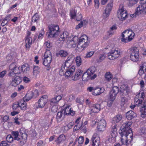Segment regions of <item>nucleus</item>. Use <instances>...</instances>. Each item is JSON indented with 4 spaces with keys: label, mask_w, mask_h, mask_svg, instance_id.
<instances>
[{
    "label": "nucleus",
    "mask_w": 146,
    "mask_h": 146,
    "mask_svg": "<svg viewBox=\"0 0 146 146\" xmlns=\"http://www.w3.org/2000/svg\"><path fill=\"white\" fill-rule=\"evenodd\" d=\"M40 68L37 66H34L33 68V73L38 74L39 72Z\"/></svg>",
    "instance_id": "49"
},
{
    "label": "nucleus",
    "mask_w": 146,
    "mask_h": 146,
    "mask_svg": "<svg viewBox=\"0 0 146 146\" xmlns=\"http://www.w3.org/2000/svg\"><path fill=\"white\" fill-rule=\"evenodd\" d=\"M78 40V38L77 36H75L73 38V40L70 42L73 48L76 47V44L75 42H77Z\"/></svg>",
    "instance_id": "38"
},
{
    "label": "nucleus",
    "mask_w": 146,
    "mask_h": 146,
    "mask_svg": "<svg viewBox=\"0 0 146 146\" xmlns=\"http://www.w3.org/2000/svg\"><path fill=\"white\" fill-rule=\"evenodd\" d=\"M56 56H60L61 57H65L67 56L68 53L67 51L63 50H61L58 51L56 54Z\"/></svg>",
    "instance_id": "28"
},
{
    "label": "nucleus",
    "mask_w": 146,
    "mask_h": 146,
    "mask_svg": "<svg viewBox=\"0 0 146 146\" xmlns=\"http://www.w3.org/2000/svg\"><path fill=\"white\" fill-rule=\"evenodd\" d=\"M121 53V50L120 49L116 48L111 50L110 52L108 54V58L111 60H114L118 58Z\"/></svg>",
    "instance_id": "6"
},
{
    "label": "nucleus",
    "mask_w": 146,
    "mask_h": 146,
    "mask_svg": "<svg viewBox=\"0 0 146 146\" xmlns=\"http://www.w3.org/2000/svg\"><path fill=\"white\" fill-rule=\"evenodd\" d=\"M48 29L47 35L48 37H56L59 34V28L58 25L53 24L50 25L48 26Z\"/></svg>",
    "instance_id": "1"
},
{
    "label": "nucleus",
    "mask_w": 146,
    "mask_h": 146,
    "mask_svg": "<svg viewBox=\"0 0 146 146\" xmlns=\"http://www.w3.org/2000/svg\"><path fill=\"white\" fill-rule=\"evenodd\" d=\"M44 44L48 48H50L52 46V44L50 42H46Z\"/></svg>",
    "instance_id": "63"
},
{
    "label": "nucleus",
    "mask_w": 146,
    "mask_h": 146,
    "mask_svg": "<svg viewBox=\"0 0 146 146\" xmlns=\"http://www.w3.org/2000/svg\"><path fill=\"white\" fill-rule=\"evenodd\" d=\"M101 106V104L96 103L92 104L90 109V111L93 113L98 112L103 108V107Z\"/></svg>",
    "instance_id": "14"
},
{
    "label": "nucleus",
    "mask_w": 146,
    "mask_h": 146,
    "mask_svg": "<svg viewBox=\"0 0 146 146\" xmlns=\"http://www.w3.org/2000/svg\"><path fill=\"white\" fill-rule=\"evenodd\" d=\"M52 60V58H50V57L48 58L44 57V59H43V63L45 66H48L50 64Z\"/></svg>",
    "instance_id": "31"
},
{
    "label": "nucleus",
    "mask_w": 146,
    "mask_h": 146,
    "mask_svg": "<svg viewBox=\"0 0 146 146\" xmlns=\"http://www.w3.org/2000/svg\"><path fill=\"white\" fill-rule=\"evenodd\" d=\"M32 41V38L29 36H27L26 37L25 41V46L26 48H29L30 47V46L31 45Z\"/></svg>",
    "instance_id": "25"
},
{
    "label": "nucleus",
    "mask_w": 146,
    "mask_h": 146,
    "mask_svg": "<svg viewBox=\"0 0 146 146\" xmlns=\"http://www.w3.org/2000/svg\"><path fill=\"white\" fill-rule=\"evenodd\" d=\"M0 146H9L6 141H3L0 143Z\"/></svg>",
    "instance_id": "61"
},
{
    "label": "nucleus",
    "mask_w": 146,
    "mask_h": 146,
    "mask_svg": "<svg viewBox=\"0 0 146 146\" xmlns=\"http://www.w3.org/2000/svg\"><path fill=\"white\" fill-rule=\"evenodd\" d=\"M74 59V57L73 55H71L69 56L67 59L66 61H65V66L67 67H68V66H67V64L68 63H71Z\"/></svg>",
    "instance_id": "35"
},
{
    "label": "nucleus",
    "mask_w": 146,
    "mask_h": 146,
    "mask_svg": "<svg viewBox=\"0 0 146 146\" xmlns=\"http://www.w3.org/2000/svg\"><path fill=\"white\" fill-rule=\"evenodd\" d=\"M129 1V5L131 6L136 4L138 1V0H128Z\"/></svg>",
    "instance_id": "47"
},
{
    "label": "nucleus",
    "mask_w": 146,
    "mask_h": 146,
    "mask_svg": "<svg viewBox=\"0 0 146 146\" xmlns=\"http://www.w3.org/2000/svg\"><path fill=\"white\" fill-rule=\"evenodd\" d=\"M106 121L104 119H101L98 123L97 128L98 130L100 131H103L106 127Z\"/></svg>",
    "instance_id": "16"
},
{
    "label": "nucleus",
    "mask_w": 146,
    "mask_h": 146,
    "mask_svg": "<svg viewBox=\"0 0 146 146\" xmlns=\"http://www.w3.org/2000/svg\"><path fill=\"white\" fill-rule=\"evenodd\" d=\"M13 136L14 137V140H17V138L18 137V131H13L11 132Z\"/></svg>",
    "instance_id": "46"
},
{
    "label": "nucleus",
    "mask_w": 146,
    "mask_h": 146,
    "mask_svg": "<svg viewBox=\"0 0 146 146\" xmlns=\"http://www.w3.org/2000/svg\"><path fill=\"white\" fill-rule=\"evenodd\" d=\"M29 70V67L28 64H25L22 66L21 70L24 73H27Z\"/></svg>",
    "instance_id": "32"
},
{
    "label": "nucleus",
    "mask_w": 146,
    "mask_h": 146,
    "mask_svg": "<svg viewBox=\"0 0 146 146\" xmlns=\"http://www.w3.org/2000/svg\"><path fill=\"white\" fill-rule=\"evenodd\" d=\"M76 63L77 66H80L82 63V60L80 56H77L76 59Z\"/></svg>",
    "instance_id": "41"
},
{
    "label": "nucleus",
    "mask_w": 146,
    "mask_h": 146,
    "mask_svg": "<svg viewBox=\"0 0 146 146\" xmlns=\"http://www.w3.org/2000/svg\"><path fill=\"white\" fill-rule=\"evenodd\" d=\"M63 112L62 111L58 112L57 114L56 119L57 121H60L63 119Z\"/></svg>",
    "instance_id": "34"
},
{
    "label": "nucleus",
    "mask_w": 146,
    "mask_h": 146,
    "mask_svg": "<svg viewBox=\"0 0 146 146\" xmlns=\"http://www.w3.org/2000/svg\"><path fill=\"white\" fill-rule=\"evenodd\" d=\"M62 111L64 112V115H70L72 116H73L75 113V111L71 110L70 107L69 106L66 107Z\"/></svg>",
    "instance_id": "19"
},
{
    "label": "nucleus",
    "mask_w": 146,
    "mask_h": 146,
    "mask_svg": "<svg viewBox=\"0 0 146 146\" xmlns=\"http://www.w3.org/2000/svg\"><path fill=\"white\" fill-rule=\"evenodd\" d=\"M32 92L33 93V98H36L39 95L38 91L37 90H35Z\"/></svg>",
    "instance_id": "52"
},
{
    "label": "nucleus",
    "mask_w": 146,
    "mask_h": 146,
    "mask_svg": "<svg viewBox=\"0 0 146 146\" xmlns=\"http://www.w3.org/2000/svg\"><path fill=\"white\" fill-rule=\"evenodd\" d=\"M24 97H25V100L26 102L29 101L32 98H33V93L32 91H28Z\"/></svg>",
    "instance_id": "29"
},
{
    "label": "nucleus",
    "mask_w": 146,
    "mask_h": 146,
    "mask_svg": "<svg viewBox=\"0 0 146 146\" xmlns=\"http://www.w3.org/2000/svg\"><path fill=\"white\" fill-rule=\"evenodd\" d=\"M94 92L92 93L95 96H97L103 92L104 91V88L97 87L94 88Z\"/></svg>",
    "instance_id": "24"
},
{
    "label": "nucleus",
    "mask_w": 146,
    "mask_h": 146,
    "mask_svg": "<svg viewBox=\"0 0 146 146\" xmlns=\"http://www.w3.org/2000/svg\"><path fill=\"white\" fill-rule=\"evenodd\" d=\"M9 72L8 75L10 76L15 77L18 73V67L16 66L15 63H13L9 66Z\"/></svg>",
    "instance_id": "8"
},
{
    "label": "nucleus",
    "mask_w": 146,
    "mask_h": 146,
    "mask_svg": "<svg viewBox=\"0 0 146 146\" xmlns=\"http://www.w3.org/2000/svg\"><path fill=\"white\" fill-rule=\"evenodd\" d=\"M48 97L47 95L42 96L38 102V105L39 108H43L47 101Z\"/></svg>",
    "instance_id": "13"
},
{
    "label": "nucleus",
    "mask_w": 146,
    "mask_h": 146,
    "mask_svg": "<svg viewBox=\"0 0 146 146\" xmlns=\"http://www.w3.org/2000/svg\"><path fill=\"white\" fill-rule=\"evenodd\" d=\"M83 21H81L80 23L77 25L76 27V29H78L82 27L83 25Z\"/></svg>",
    "instance_id": "60"
},
{
    "label": "nucleus",
    "mask_w": 146,
    "mask_h": 146,
    "mask_svg": "<svg viewBox=\"0 0 146 146\" xmlns=\"http://www.w3.org/2000/svg\"><path fill=\"white\" fill-rule=\"evenodd\" d=\"M130 50V58L134 62L138 61L139 59V51L138 48L134 47L131 48Z\"/></svg>",
    "instance_id": "5"
},
{
    "label": "nucleus",
    "mask_w": 146,
    "mask_h": 146,
    "mask_svg": "<svg viewBox=\"0 0 146 146\" xmlns=\"http://www.w3.org/2000/svg\"><path fill=\"white\" fill-rule=\"evenodd\" d=\"M11 16L10 15H9L8 16H7L5 19H4L2 23L1 24V25L2 26H4L7 23V20H9V19Z\"/></svg>",
    "instance_id": "43"
},
{
    "label": "nucleus",
    "mask_w": 146,
    "mask_h": 146,
    "mask_svg": "<svg viewBox=\"0 0 146 146\" xmlns=\"http://www.w3.org/2000/svg\"><path fill=\"white\" fill-rule=\"evenodd\" d=\"M44 57L45 58H49V57L50 58H52V56L51 52L50 50L48 49H46V50L44 54Z\"/></svg>",
    "instance_id": "37"
},
{
    "label": "nucleus",
    "mask_w": 146,
    "mask_h": 146,
    "mask_svg": "<svg viewBox=\"0 0 146 146\" xmlns=\"http://www.w3.org/2000/svg\"><path fill=\"white\" fill-rule=\"evenodd\" d=\"M95 68L94 67H91L90 68L86 71L89 74V75H91V76H93L92 75L95 71Z\"/></svg>",
    "instance_id": "39"
},
{
    "label": "nucleus",
    "mask_w": 146,
    "mask_h": 146,
    "mask_svg": "<svg viewBox=\"0 0 146 146\" xmlns=\"http://www.w3.org/2000/svg\"><path fill=\"white\" fill-rule=\"evenodd\" d=\"M68 67H67L65 66V63L64 64V65H62L61 67V69L60 71L61 72H62L63 74H64V71H65V70L66 69H67Z\"/></svg>",
    "instance_id": "58"
},
{
    "label": "nucleus",
    "mask_w": 146,
    "mask_h": 146,
    "mask_svg": "<svg viewBox=\"0 0 146 146\" xmlns=\"http://www.w3.org/2000/svg\"><path fill=\"white\" fill-rule=\"evenodd\" d=\"M75 69V66H72L71 68H67L64 71V74L65 75L66 77H67L70 76L73 74Z\"/></svg>",
    "instance_id": "18"
},
{
    "label": "nucleus",
    "mask_w": 146,
    "mask_h": 146,
    "mask_svg": "<svg viewBox=\"0 0 146 146\" xmlns=\"http://www.w3.org/2000/svg\"><path fill=\"white\" fill-rule=\"evenodd\" d=\"M117 29L116 25H113L110 27V30L108 31L109 35H113L114 32L113 30H116Z\"/></svg>",
    "instance_id": "36"
},
{
    "label": "nucleus",
    "mask_w": 146,
    "mask_h": 146,
    "mask_svg": "<svg viewBox=\"0 0 146 146\" xmlns=\"http://www.w3.org/2000/svg\"><path fill=\"white\" fill-rule=\"evenodd\" d=\"M70 14L71 18L74 19L75 16L76 15V11H75V10L71 11H70Z\"/></svg>",
    "instance_id": "51"
},
{
    "label": "nucleus",
    "mask_w": 146,
    "mask_h": 146,
    "mask_svg": "<svg viewBox=\"0 0 146 146\" xmlns=\"http://www.w3.org/2000/svg\"><path fill=\"white\" fill-rule=\"evenodd\" d=\"M94 54V52L93 51H90L88 52L86 54V56L84 58H90Z\"/></svg>",
    "instance_id": "48"
},
{
    "label": "nucleus",
    "mask_w": 146,
    "mask_h": 146,
    "mask_svg": "<svg viewBox=\"0 0 146 146\" xmlns=\"http://www.w3.org/2000/svg\"><path fill=\"white\" fill-rule=\"evenodd\" d=\"M39 16L38 14L36 13L32 17L31 22H33L34 21L35 22H37V21L39 20Z\"/></svg>",
    "instance_id": "40"
},
{
    "label": "nucleus",
    "mask_w": 146,
    "mask_h": 146,
    "mask_svg": "<svg viewBox=\"0 0 146 146\" xmlns=\"http://www.w3.org/2000/svg\"><path fill=\"white\" fill-rule=\"evenodd\" d=\"M144 97L145 94L143 92H142L141 94L139 93L137 95L135 98V102L137 103L136 104L139 106L142 104Z\"/></svg>",
    "instance_id": "15"
},
{
    "label": "nucleus",
    "mask_w": 146,
    "mask_h": 146,
    "mask_svg": "<svg viewBox=\"0 0 146 146\" xmlns=\"http://www.w3.org/2000/svg\"><path fill=\"white\" fill-rule=\"evenodd\" d=\"M142 13H145L144 7L142 5H139L136 9L135 14L138 15L141 14Z\"/></svg>",
    "instance_id": "26"
},
{
    "label": "nucleus",
    "mask_w": 146,
    "mask_h": 146,
    "mask_svg": "<svg viewBox=\"0 0 146 146\" xmlns=\"http://www.w3.org/2000/svg\"><path fill=\"white\" fill-rule=\"evenodd\" d=\"M106 79L108 80L109 81L111 79L112 77V76L111 75L110 72H107L105 74Z\"/></svg>",
    "instance_id": "44"
},
{
    "label": "nucleus",
    "mask_w": 146,
    "mask_h": 146,
    "mask_svg": "<svg viewBox=\"0 0 146 146\" xmlns=\"http://www.w3.org/2000/svg\"><path fill=\"white\" fill-rule=\"evenodd\" d=\"M96 74H94L93 76H91V75H89V74L86 71L83 74L82 77V79L83 81H86L90 79L93 80L96 78Z\"/></svg>",
    "instance_id": "17"
},
{
    "label": "nucleus",
    "mask_w": 146,
    "mask_h": 146,
    "mask_svg": "<svg viewBox=\"0 0 146 146\" xmlns=\"http://www.w3.org/2000/svg\"><path fill=\"white\" fill-rule=\"evenodd\" d=\"M18 107V102L14 103L13 106V109L14 110H15Z\"/></svg>",
    "instance_id": "57"
},
{
    "label": "nucleus",
    "mask_w": 146,
    "mask_h": 146,
    "mask_svg": "<svg viewBox=\"0 0 146 146\" xmlns=\"http://www.w3.org/2000/svg\"><path fill=\"white\" fill-rule=\"evenodd\" d=\"M118 18L120 20H125L127 17V12L124 9L123 6L120 5L117 12Z\"/></svg>",
    "instance_id": "7"
},
{
    "label": "nucleus",
    "mask_w": 146,
    "mask_h": 146,
    "mask_svg": "<svg viewBox=\"0 0 146 146\" xmlns=\"http://www.w3.org/2000/svg\"><path fill=\"white\" fill-rule=\"evenodd\" d=\"M84 137H80L78 140V143L79 144H83L84 142Z\"/></svg>",
    "instance_id": "56"
},
{
    "label": "nucleus",
    "mask_w": 146,
    "mask_h": 146,
    "mask_svg": "<svg viewBox=\"0 0 146 146\" xmlns=\"http://www.w3.org/2000/svg\"><path fill=\"white\" fill-rule=\"evenodd\" d=\"M23 80L26 83L29 82L30 81V79L26 76H25L23 77Z\"/></svg>",
    "instance_id": "64"
},
{
    "label": "nucleus",
    "mask_w": 146,
    "mask_h": 146,
    "mask_svg": "<svg viewBox=\"0 0 146 146\" xmlns=\"http://www.w3.org/2000/svg\"><path fill=\"white\" fill-rule=\"evenodd\" d=\"M23 130V129H21L20 130V135L19 137V141L20 142L19 144L21 146L26 143L27 136V135L25 133V131Z\"/></svg>",
    "instance_id": "11"
},
{
    "label": "nucleus",
    "mask_w": 146,
    "mask_h": 146,
    "mask_svg": "<svg viewBox=\"0 0 146 146\" xmlns=\"http://www.w3.org/2000/svg\"><path fill=\"white\" fill-rule=\"evenodd\" d=\"M146 64V63H144L143 64L142 66L140 67V68L138 72V73L140 75H142L144 73L143 68H144V65Z\"/></svg>",
    "instance_id": "45"
},
{
    "label": "nucleus",
    "mask_w": 146,
    "mask_h": 146,
    "mask_svg": "<svg viewBox=\"0 0 146 146\" xmlns=\"http://www.w3.org/2000/svg\"><path fill=\"white\" fill-rule=\"evenodd\" d=\"M65 139V136L63 134H62L58 138L56 142L58 144H60L61 142L64 141Z\"/></svg>",
    "instance_id": "33"
},
{
    "label": "nucleus",
    "mask_w": 146,
    "mask_h": 146,
    "mask_svg": "<svg viewBox=\"0 0 146 146\" xmlns=\"http://www.w3.org/2000/svg\"><path fill=\"white\" fill-rule=\"evenodd\" d=\"M23 100H20V102H19V107H20L21 110H25L27 108L26 103H25L26 101L25 100V97H23Z\"/></svg>",
    "instance_id": "23"
},
{
    "label": "nucleus",
    "mask_w": 146,
    "mask_h": 146,
    "mask_svg": "<svg viewBox=\"0 0 146 146\" xmlns=\"http://www.w3.org/2000/svg\"><path fill=\"white\" fill-rule=\"evenodd\" d=\"M136 114L132 110H130L126 113V116L128 120H131L132 118L136 117Z\"/></svg>",
    "instance_id": "22"
},
{
    "label": "nucleus",
    "mask_w": 146,
    "mask_h": 146,
    "mask_svg": "<svg viewBox=\"0 0 146 146\" xmlns=\"http://www.w3.org/2000/svg\"><path fill=\"white\" fill-rule=\"evenodd\" d=\"M121 105H124L125 102H127V100L126 98L123 97L121 98Z\"/></svg>",
    "instance_id": "54"
},
{
    "label": "nucleus",
    "mask_w": 146,
    "mask_h": 146,
    "mask_svg": "<svg viewBox=\"0 0 146 146\" xmlns=\"http://www.w3.org/2000/svg\"><path fill=\"white\" fill-rule=\"evenodd\" d=\"M134 35V33L132 30H125L121 34V40L123 42H127L132 39Z\"/></svg>",
    "instance_id": "2"
},
{
    "label": "nucleus",
    "mask_w": 146,
    "mask_h": 146,
    "mask_svg": "<svg viewBox=\"0 0 146 146\" xmlns=\"http://www.w3.org/2000/svg\"><path fill=\"white\" fill-rule=\"evenodd\" d=\"M119 88L117 86H114L112 89L110 91L109 94L110 99L112 101H113L115 99L117 94L119 93Z\"/></svg>",
    "instance_id": "12"
},
{
    "label": "nucleus",
    "mask_w": 146,
    "mask_h": 146,
    "mask_svg": "<svg viewBox=\"0 0 146 146\" xmlns=\"http://www.w3.org/2000/svg\"><path fill=\"white\" fill-rule=\"evenodd\" d=\"M14 138L11 135H8L6 137V141L9 143H11L13 140Z\"/></svg>",
    "instance_id": "42"
},
{
    "label": "nucleus",
    "mask_w": 146,
    "mask_h": 146,
    "mask_svg": "<svg viewBox=\"0 0 146 146\" xmlns=\"http://www.w3.org/2000/svg\"><path fill=\"white\" fill-rule=\"evenodd\" d=\"M113 7V4L112 2L109 3L107 4L103 14V17L104 19H106L109 17Z\"/></svg>",
    "instance_id": "9"
},
{
    "label": "nucleus",
    "mask_w": 146,
    "mask_h": 146,
    "mask_svg": "<svg viewBox=\"0 0 146 146\" xmlns=\"http://www.w3.org/2000/svg\"><path fill=\"white\" fill-rule=\"evenodd\" d=\"M121 136V142L122 144L127 145L130 144L133 140V137H130L129 135L127 134L121 135V133H119Z\"/></svg>",
    "instance_id": "10"
},
{
    "label": "nucleus",
    "mask_w": 146,
    "mask_h": 146,
    "mask_svg": "<svg viewBox=\"0 0 146 146\" xmlns=\"http://www.w3.org/2000/svg\"><path fill=\"white\" fill-rule=\"evenodd\" d=\"M88 37L86 35H83L80 37L79 39L77 47L79 48L81 47L83 50L84 49L87 47L88 45L89 41Z\"/></svg>",
    "instance_id": "4"
},
{
    "label": "nucleus",
    "mask_w": 146,
    "mask_h": 146,
    "mask_svg": "<svg viewBox=\"0 0 146 146\" xmlns=\"http://www.w3.org/2000/svg\"><path fill=\"white\" fill-rule=\"evenodd\" d=\"M140 106L141 108H140V111L141 113V116L144 118L146 115V102L143 103L142 105L141 104Z\"/></svg>",
    "instance_id": "20"
},
{
    "label": "nucleus",
    "mask_w": 146,
    "mask_h": 146,
    "mask_svg": "<svg viewBox=\"0 0 146 146\" xmlns=\"http://www.w3.org/2000/svg\"><path fill=\"white\" fill-rule=\"evenodd\" d=\"M82 15L80 13H78L76 15V20L78 21H80L82 19Z\"/></svg>",
    "instance_id": "53"
},
{
    "label": "nucleus",
    "mask_w": 146,
    "mask_h": 146,
    "mask_svg": "<svg viewBox=\"0 0 146 146\" xmlns=\"http://www.w3.org/2000/svg\"><path fill=\"white\" fill-rule=\"evenodd\" d=\"M82 72L83 71L81 70L80 69L78 70L76 72L74 78L72 80L76 81L79 79L81 77Z\"/></svg>",
    "instance_id": "27"
},
{
    "label": "nucleus",
    "mask_w": 146,
    "mask_h": 146,
    "mask_svg": "<svg viewBox=\"0 0 146 146\" xmlns=\"http://www.w3.org/2000/svg\"><path fill=\"white\" fill-rule=\"evenodd\" d=\"M121 90L119 93L121 95H126L129 93V89L127 86H122L121 87Z\"/></svg>",
    "instance_id": "21"
},
{
    "label": "nucleus",
    "mask_w": 146,
    "mask_h": 146,
    "mask_svg": "<svg viewBox=\"0 0 146 146\" xmlns=\"http://www.w3.org/2000/svg\"><path fill=\"white\" fill-rule=\"evenodd\" d=\"M132 123L131 122H126L123 124L121 127V135L127 134L129 135L130 137H133V133L132 129L130 128Z\"/></svg>",
    "instance_id": "3"
},
{
    "label": "nucleus",
    "mask_w": 146,
    "mask_h": 146,
    "mask_svg": "<svg viewBox=\"0 0 146 146\" xmlns=\"http://www.w3.org/2000/svg\"><path fill=\"white\" fill-rule=\"evenodd\" d=\"M105 58L106 56L104 54L101 55L98 60V62H102L105 59Z\"/></svg>",
    "instance_id": "59"
},
{
    "label": "nucleus",
    "mask_w": 146,
    "mask_h": 146,
    "mask_svg": "<svg viewBox=\"0 0 146 146\" xmlns=\"http://www.w3.org/2000/svg\"><path fill=\"white\" fill-rule=\"evenodd\" d=\"M96 139V137H92L91 140V141L92 143V145L93 146H98V142H97L96 143H94V139Z\"/></svg>",
    "instance_id": "55"
},
{
    "label": "nucleus",
    "mask_w": 146,
    "mask_h": 146,
    "mask_svg": "<svg viewBox=\"0 0 146 146\" xmlns=\"http://www.w3.org/2000/svg\"><path fill=\"white\" fill-rule=\"evenodd\" d=\"M62 130L63 131V133H66V131L69 130L68 127L66 126H64L62 127Z\"/></svg>",
    "instance_id": "62"
},
{
    "label": "nucleus",
    "mask_w": 146,
    "mask_h": 146,
    "mask_svg": "<svg viewBox=\"0 0 146 146\" xmlns=\"http://www.w3.org/2000/svg\"><path fill=\"white\" fill-rule=\"evenodd\" d=\"M122 116L121 115H117L113 117L112 120L113 123H116L119 122L121 119Z\"/></svg>",
    "instance_id": "30"
},
{
    "label": "nucleus",
    "mask_w": 146,
    "mask_h": 146,
    "mask_svg": "<svg viewBox=\"0 0 146 146\" xmlns=\"http://www.w3.org/2000/svg\"><path fill=\"white\" fill-rule=\"evenodd\" d=\"M18 78L17 76L16 77L14 80H13L12 82V85L14 86H16L18 85Z\"/></svg>",
    "instance_id": "50"
}]
</instances>
